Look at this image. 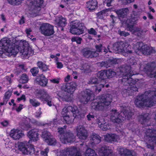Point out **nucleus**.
I'll use <instances>...</instances> for the list:
<instances>
[{
	"mask_svg": "<svg viewBox=\"0 0 156 156\" xmlns=\"http://www.w3.org/2000/svg\"><path fill=\"white\" fill-rule=\"evenodd\" d=\"M30 141L29 140L28 142L27 141L19 142L16 144L9 142L7 147L12 148L13 151L14 150L16 151H17V150H19L24 154H31L34 153L35 149L34 146L30 144Z\"/></svg>",
	"mask_w": 156,
	"mask_h": 156,
	"instance_id": "6",
	"label": "nucleus"
},
{
	"mask_svg": "<svg viewBox=\"0 0 156 156\" xmlns=\"http://www.w3.org/2000/svg\"><path fill=\"white\" fill-rule=\"evenodd\" d=\"M37 98L41 101H45L49 106L54 105L52 98L48 94L47 91L44 90H40L37 92L36 94Z\"/></svg>",
	"mask_w": 156,
	"mask_h": 156,
	"instance_id": "14",
	"label": "nucleus"
},
{
	"mask_svg": "<svg viewBox=\"0 0 156 156\" xmlns=\"http://www.w3.org/2000/svg\"><path fill=\"white\" fill-rule=\"evenodd\" d=\"M117 150L121 156H134L135 155V153L133 151L120 146L119 147Z\"/></svg>",
	"mask_w": 156,
	"mask_h": 156,
	"instance_id": "19",
	"label": "nucleus"
},
{
	"mask_svg": "<svg viewBox=\"0 0 156 156\" xmlns=\"http://www.w3.org/2000/svg\"><path fill=\"white\" fill-rule=\"evenodd\" d=\"M66 23V20L65 18L63 17L62 16L59 17L58 21V26L61 27H65Z\"/></svg>",
	"mask_w": 156,
	"mask_h": 156,
	"instance_id": "37",
	"label": "nucleus"
},
{
	"mask_svg": "<svg viewBox=\"0 0 156 156\" xmlns=\"http://www.w3.org/2000/svg\"><path fill=\"white\" fill-rule=\"evenodd\" d=\"M121 108L122 111L119 114L115 109H112L110 114L111 120L113 122L118 123V124L126 119H129L133 114L130 111L127 112L129 108L128 107L122 106Z\"/></svg>",
	"mask_w": 156,
	"mask_h": 156,
	"instance_id": "5",
	"label": "nucleus"
},
{
	"mask_svg": "<svg viewBox=\"0 0 156 156\" xmlns=\"http://www.w3.org/2000/svg\"><path fill=\"white\" fill-rule=\"evenodd\" d=\"M104 121V119L101 117H99L97 118L96 120V123L98 124V127L100 128L103 125V122Z\"/></svg>",
	"mask_w": 156,
	"mask_h": 156,
	"instance_id": "51",
	"label": "nucleus"
},
{
	"mask_svg": "<svg viewBox=\"0 0 156 156\" xmlns=\"http://www.w3.org/2000/svg\"><path fill=\"white\" fill-rule=\"evenodd\" d=\"M12 94V92L10 91H7L5 94L3 98V102L5 104H6L10 97Z\"/></svg>",
	"mask_w": 156,
	"mask_h": 156,
	"instance_id": "43",
	"label": "nucleus"
},
{
	"mask_svg": "<svg viewBox=\"0 0 156 156\" xmlns=\"http://www.w3.org/2000/svg\"><path fill=\"white\" fill-rule=\"evenodd\" d=\"M39 111L38 112H36L35 114V116L36 117L38 118L40 117V115L42 114V112L41 111V108H39Z\"/></svg>",
	"mask_w": 156,
	"mask_h": 156,
	"instance_id": "63",
	"label": "nucleus"
},
{
	"mask_svg": "<svg viewBox=\"0 0 156 156\" xmlns=\"http://www.w3.org/2000/svg\"><path fill=\"white\" fill-rule=\"evenodd\" d=\"M70 112L72 113L73 116L75 118L81 119L84 117V114L80 112L76 106H66L62 110V114L64 121L67 124L72 123L74 120V118L69 115Z\"/></svg>",
	"mask_w": 156,
	"mask_h": 156,
	"instance_id": "4",
	"label": "nucleus"
},
{
	"mask_svg": "<svg viewBox=\"0 0 156 156\" xmlns=\"http://www.w3.org/2000/svg\"><path fill=\"white\" fill-rule=\"evenodd\" d=\"M37 80L41 86L43 87L46 86L48 83V79L43 74L38 76L37 79Z\"/></svg>",
	"mask_w": 156,
	"mask_h": 156,
	"instance_id": "33",
	"label": "nucleus"
},
{
	"mask_svg": "<svg viewBox=\"0 0 156 156\" xmlns=\"http://www.w3.org/2000/svg\"><path fill=\"white\" fill-rule=\"evenodd\" d=\"M98 151L101 156H113L112 151L108 146H104L98 148Z\"/></svg>",
	"mask_w": 156,
	"mask_h": 156,
	"instance_id": "18",
	"label": "nucleus"
},
{
	"mask_svg": "<svg viewBox=\"0 0 156 156\" xmlns=\"http://www.w3.org/2000/svg\"><path fill=\"white\" fill-rule=\"evenodd\" d=\"M97 76L98 78L102 80L107 78L105 70H101L97 74Z\"/></svg>",
	"mask_w": 156,
	"mask_h": 156,
	"instance_id": "39",
	"label": "nucleus"
},
{
	"mask_svg": "<svg viewBox=\"0 0 156 156\" xmlns=\"http://www.w3.org/2000/svg\"><path fill=\"white\" fill-rule=\"evenodd\" d=\"M109 10L108 9H105L98 13L97 15L98 16L101 15H102V16H105L108 14V12H109Z\"/></svg>",
	"mask_w": 156,
	"mask_h": 156,
	"instance_id": "50",
	"label": "nucleus"
},
{
	"mask_svg": "<svg viewBox=\"0 0 156 156\" xmlns=\"http://www.w3.org/2000/svg\"><path fill=\"white\" fill-rule=\"evenodd\" d=\"M105 140L108 142L116 141L119 139V136L114 134H107L104 136Z\"/></svg>",
	"mask_w": 156,
	"mask_h": 156,
	"instance_id": "29",
	"label": "nucleus"
},
{
	"mask_svg": "<svg viewBox=\"0 0 156 156\" xmlns=\"http://www.w3.org/2000/svg\"><path fill=\"white\" fill-rule=\"evenodd\" d=\"M82 39L79 37H74L72 38L71 40L73 42H76L78 44H80L81 43Z\"/></svg>",
	"mask_w": 156,
	"mask_h": 156,
	"instance_id": "49",
	"label": "nucleus"
},
{
	"mask_svg": "<svg viewBox=\"0 0 156 156\" xmlns=\"http://www.w3.org/2000/svg\"><path fill=\"white\" fill-rule=\"evenodd\" d=\"M145 133L144 140L146 143L147 147L153 149L154 146L156 145V129H147Z\"/></svg>",
	"mask_w": 156,
	"mask_h": 156,
	"instance_id": "9",
	"label": "nucleus"
},
{
	"mask_svg": "<svg viewBox=\"0 0 156 156\" xmlns=\"http://www.w3.org/2000/svg\"><path fill=\"white\" fill-rule=\"evenodd\" d=\"M90 141L92 145L97 144L101 142V137L97 134L92 133L90 136Z\"/></svg>",
	"mask_w": 156,
	"mask_h": 156,
	"instance_id": "32",
	"label": "nucleus"
},
{
	"mask_svg": "<svg viewBox=\"0 0 156 156\" xmlns=\"http://www.w3.org/2000/svg\"><path fill=\"white\" fill-rule=\"evenodd\" d=\"M43 2V0H31L29 6L32 10H39Z\"/></svg>",
	"mask_w": 156,
	"mask_h": 156,
	"instance_id": "22",
	"label": "nucleus"
},
{
	"mask_svg": "<svg viewBox=\"0 0 156 156\" xmlns=\"http://www.w3.org/2000/svg\"><path fill=\"white\" fill-rule=\"evenodd\" d=\"M113 0H106L104 2L105 4H106L108 6H110L111 5V3Z\"/></svg>",
	"mask_w": 156,
	"mask_h": 156,
	"instance_id": "61",
	"label": "nucleus"
},
{
	"mask_svg": "<svg viewBox=\"0 0 156 156\" xmlns=\"http://www.w3.org/2000/svg\"><path fill=\"white\" fill-rule=\"evenodd\" d=\"M58 98L59 101H65L68 102L71 101V99L70 97L67 95L63 96H59Z\"/></svg>",
	"mask_w": 156,
	"mask_h": 156,
	"instance_id": "44",
	"label": "nucleus"
},
{
	"mask_svg": "<svg viewBox=\"0 0 156 156\" xmlns=\"http://www.w3.org/2000/svg\"><path fill=\"white\" fill-rule=\"evenodd\" d=\"M98 4L96 0H90L87 2L86 7L90 11H93L97 8Z\"/></svg>",
	"mask_w": 156,
	"mask_h": 156,
	"instance_id": "27",
	"label": "nucleus"
},
{
	"mask_svg": "<svg viewBox=\"0 0 156 156\" xmlns=\"http://www.w3.org/2000/svg\"><path fill=\"white\" fill-rule=\"evenodd\" d=\"M21 121V126L23 129L27 130L29 128L31 127V126L30 124V118L24 116L22 118Z\"/></svg>",
	"mask_w": 156,
	"mask_h": 156,
	"instance_id": "28",
	"label": "nucleus"
},
{
	"mask_svg": "<svg viewBox=\"0 0 156 156\" xmlns=\"http://www.w3.org/2000/svg\"><path fill=\"white\" fill-rule=\"evenodd\" d=\"M84 154L85 156H98L94 150L89 148L87 149Z\"/></svg>",
	"mask_w": 156,
	"mask_h": 156,
	"instance_id": "35",
	"label": "nucleus"
},
{
	"mask_svg": "<svg viewBox=\"0 0 156 156\" xmlns=\"http://www.w3.org/2000/svg\"><path fill=\"white\" fill-rule=\"evenodd\" d=\"M111 125L108 123L106 122L103 123V125L100 126V128L101 129L104 131H106L111 128Z\"/></svg>",
	"mask_w": 156,
	"mask_h": 156,
	"instance_id": "46",
	"label": "nucleus"
},
{
	"mask_svg": "<svg viewBox=\"0 0 156 156\" xmlns=\"http://www.w3.org/2000/svg\"><path fill=\"white\" fill-rule=\"evenodd\" d=\"M130 47L128 43L122 41L115 43L113 45L112 50L114 52L121 53L124 56H129L132 51L129 50Z\"/></svg>",
	"mask_w": 156,
	"mask_h": 156,
	"instance_id": "8",
	"label": "nucleus"
},
{
	"mask_svg": "<svg viewBox=\"0 0 156 156\" xmlns=\"http://www.w3.org/2000/svg\"><path fill=\"white\" fill-rule=\"evenodd\" d=\"M1 124L4 127H6L8 125L9 122L7 121H4L1 123Z\"/></svg>",
	"mask_w": 156,
	"mask_h": 156,
	"instance_id": "62",
	"label": "nucleus"
},
{
	"mask_svg": "<svg viewBox=\"0 0 156 156\" xmlns=\"http://www.w3.org/2000/svg\"><path fill=\"white\" fill-rule=\"evenodd\" d=\"M56 64L57 65V67L58 69H61L63 67V65L61 62H57Z\"/></svg>",
	"mask_w": 156,
	"mask_h": 156,
	"instance_id": "64",
	"label": "nucleus"
},
{
	"mask_svg": "<svg viewBox=\"0 0 156 156\" xmlns=\"http://www.w3.org/2000/svg\"><path fill=\"white\" fill-rule=\"evenodd\" d=\"M76 131L79 138L81 140H85L87 136V132L85 128L82 125L77 126Z\"/></svg>",
	"mask_w": 156,
	"mask_h": 156,
	"instance_id": "17",
	"label": "nucleus"
},
{
	"mask_svg": "<svg viewBox=\"0 0 156 156\" xmlns=\"http://www.w3.org/2000/svg\"><path fill=\"white\" fill-rule=\"evenodd\" d=\"M118 33L119 35L122 36L126 37L129 35V33L128 32H126L124 31H121L119 30L118 31Z\"/></svg>",
	"mask_w": 156,
	"mask_h": 156,
	"instance_id": "56",
	"label": "nucleus"
},
{
	"mask_svg": "<svg viewBox=\"0 0 156 156\" xmlns=\"http://www.w3.org/2000/svg\"><path fill=\"white\" fill-rule=\"evenodd\" d=\"M135 61L136 60L134 58V57H133L132 58H131L129 60L128 62L130 63V65H133L135 64V63H136Z\"/></svg>",
	"mask_w": 156,
	"mask_h": 156,
	"instance_id": "57",
	"label": "nucleus"
},
{
	"mask_svg": "<svg viewBox=\"0 0 156 156\" xmlns=\"http://www.w3.org/2000/svg\"><path fill=\"white\" fill-rule=\"evenodd\" d=\"M39 133L40 131L38 130L34 129L28 132L27 136L31 140L35 141L38 140Z\"/></svg>",
	"mask_w": 156,
	"mask_h": 156,
	"instance_id": "24",
	"label": "nucleus"
},
{
	"mask_svg": "<svg viewBox=\"0 0 156 156\" xmlns=\"http://www.w3.org/2000/svg\"><path fill=\"white\" fill-rule=\"evenodd\" d=\"M4 80L5 82H6V83L8 85L12 83L11 77L9 76H6L4 78Z\"/></svg>",
	"mask_w": 156,
	"mask_h": 156,
	"instance_id": "55",
	"label": "nucleus"
},
{
	"mask_svg": "<svg viewBox=\"0 0 156 156\" xmlns=\"http://www.w3.org/2000/svg\"><path fill=\"white\" fill-rule=\"evenodd\" d=\"M94 116L91 113H89L87 115V118L88 120H91L94 118Z\"/></svg>",
	"mask_w": 156,
	"mask_h": 156,
	"instance_id": "60",
	"label": "nucleus"
},
{
	"mask_svg": "<svg viewBox=\"0 0 156 156\" xmlns=\"http://www.w3.org/2000/svg\"><path fill=\"white\" fill-rule=\"evenodd\" d=\"M30 72L34 76H36L38 72V69L37 68L34 67L31 69Z\"/></svg>",
	"mask_w": 156,
	"mask_h": 156,
	"instance_id": "52",
	"label": "nucleus"
},
{
	"mask_svg": "<svg viewBox=\"0 0 156 156\" xmlns=\"http://www.w3.org/2000/svg\"><path fill=\"white\" fill-rule=\"evenodd\" d=\"M51 136L50 133L45 130L42 132L41 136L44 140L46 141V139H48Z\"/></svg>",
	"mask_w": 156,
	"mask_h": 156,
	"instance_id": "42",
	"label": "nucleus"
},
{
	"mask_svg": "<svg viewBox=\"0 0 156 156\" xmlns=\"http://www.w3.org/2000/svg\"><path fill=\"white\" fill-rule=\"evenodd\" d=\"M30 103L34 107H37L40 105V103L35 99H30Z\"/></svg>",
	"mask_w": 156,
	"mask_h": 156,
	"instance_id": "47",
	"label": "nucleus"
},
{
	"mask_svg": "<svg viewBox=\"0 0 156 156\" xmlns=\"http://www.w3.org/2000/svg\"><path fill=\"white\" fill-rule=\"evenodd\" d=\"M49 151V149L47 147L43 150L41 151V154L43 156H48L47 154Z\"/></svg>",
	"mask_w": 156,
	"mask_h": 156,
	"instance_id": "53",
	"label": "nucleus"
},
{
	"mask_svg": "<svg viewBox=\"0 0 156 156\" xmlns=\"http://www.w3.org/2000/svg\"><path fill=\"white\" fill-rule=\"evenodd\" d=\"M76 84L75 83L72 82L69 83H67L62 87V89L65 91L72 94L76 89Z\"/></svg>",
	"mask_w": 156,
	"mask_h": 156,
	"instance_id": "21",
	"label": "nucleus"
},
{
	"mask_svg": "<svg viewBox=\"0 0 156 156\" xmlns=\"http://www.w3.org/2000/svg\"><path fill=\"white\" fill-rule=\"evenodd\" d=\"M150 115L148 113L143 114L139 117V121L141 124H145L148 122L150 118Z\"/></svg>",
	"mask_w": 156,
	"mask_h": 156,
	"instance_id": "34",
	"label": "nucleus"
},
{
	"mask_svg": "<svg viewBox=\"0 0 156 156\" xmlns=\"http://www.w3.org/2000/svg\"><path fill=\"white\" fill-rule=\"evenodd\" d=\"M115 12L119 17V18L120 20L122 21V20L121 19V18H125V16L129 13V10L127 8H125L119 10H116Z\"/></svg>",
	"mask_w": 156,
	"mask_h": 156,
	"instance_id": "31",
	"label": "nucleus"
},
{
	"mask_svg": "<svg viewBox=\"0 0 156 156\" xmlns=\"http://www.w3.org/2000/svg\"><path fill=\"white\" fill-rule=\"evenodd\" d=\"M147 66L146 67H144L142 65L140 66V69L141 70H143L144 71L146 72L147 74L151 78H154L156 80V68H154L153 69L151 67L149 68V69L147 70Z\"/></svg>",
	"mask_w": 156,
	"mask_h": 156,
	"instance_id": "23",
	"label": "nucleus"
},
{
	"mask_svg": "<svg viewBox=\"0 0 156 156\" xmlns=\"http://www.w3.org/2000/svg\"><path fill=\"white\" fill-rule=\"evenodd\" d=\"M102 81H101L99 83L98 82L97 78H92L90 79L89 81V83L90 84H95V86L94 87L95 88V91H97L98 90L100 92L101 90V88L104 86V84L102 83Z\"/></svg>",
	"mask_w": 156,
	"mask_h": 156,
	"instance_id": "25",
	"label": "nucleus"
},
{
	"mask_svg": "<svg viewBox=\"0 0 156 156\" xmlns=\"http://www.w3.org/2000/svg\"><path fill=\"white\" fill-rule=\"evenodd\" d=\"M94 95L93 92L90 90L87 89L82 92L79 95V99L82 104H86L90 100L94 99Z\"/></svg>",
	"mask_w": 156,
	"mask_h": 156,
	"instance_id": "15",
	"label": "nucleus"
},
{
	"mask_svg": "<svg viewBox=\"0 0 156 156\" xmlns=\"http://www.w3.org/2000/svg\"><path fill=\"white\" fill-rule=\"evenodd\" d=\"M58 130V136L62 143H71L75 141V137L71 132L65 133L64 129L62 127L59 128Z\"/></svg>",
	"mask_w": 156,
	"mask_h": 156,
	"instance_id": "11",
	"label": "nucleus"
},
{
	"mask_svg": "<svg viewBox=\"0 0 156 156\" xmlns=\"http://www.w3.org/2000/svg\"><path fill=\"white\" fill-rule=\"evenodd\" d=\"M59 123L60 122L57 121V119H54L53 121L51 122L49 124H45L44 126H49V128H51V127L54 126L56 127L57 124Z\"/></svg>",
	"mask_w": 156,
	"mask_h": 156,
	"instance_id": "45",
	"label": "nucleus"
},
{
	"mask_svg": "<svg viewBox=\"0 0 156 156\" xmlns=\"http://www.w3.org/2000/svg\"><path fill=\"white\" fill-rule=\"evenodd\" d=\"M39 30L45 36H50L54 33L53 26L48 23L42 24L40 26Z\"/></svg>",
	"mask_w": 156,
	"mask_h": 156,
	"instance_id": "16",
	"label": "nucleus"
},
{
	"mask_svg": "<svg viewBox=\"0 0 156 156\" xmlns=\"http://www.w3.org/2000/svg\"><path fill=\"white\" fill-rule=\"evenodd\" d=\"M133 48L135 51L137 52L138 51H140L144 54H147L148 51V48L147 45L141 42L137 43L135 45H134Z\"/></svg>",
	"mask_w": 156,
	"mask_h": 156,
	"instance_id": "20",
	"label": "nucleus"
},
{
	"mask_svg": "<svg viewBox=\"0 0 156 156\" xmlns=\"http://www.w3.org/2000/svg\"><path fill=\"white\" fill-rule=\"evenodd\" d=\"M109 46H108V49H106L105 47H102V45L101 44H99L98 45H96L95 46V47L96 49V51H95L94 52H96L98 54V52H100L101 51V50L103 49L104 50V52H105V53H106L107 52L108 50H109V51L110 52H112L110 50L109 48Z\"/></svg>",
	"mask_w": 156,
	"mask_h": 156,
	"instance_id": "36",
	"label": "nucleus"
},
{
	"mask_svg": "<svg viewBox=\"0 0 156 156\" xmlns=\"http://www.w3.org/2000/svg\"><path fill=\"white\" fill-rule=\"evenodd\" d=\"M90 66L87 64H85L82 66L80 68L82 72L85 73H89L90 71Z\"/></svg>",
	"mask_w": 156,
	"mask_h": 156,
	"instance_id": "41",
	"label": "nucleus"
},
{
	"mask_svg": "<svg viewBox=\"0 0 156 156\" xmlns=\"http://www.w3.org/2000/svg\"><path fill=\"white\" fill-rule=\"evenodd\" d=\"M23 105L22 104H20L19 106L18 107H16V106H14L13 108V109L15 110L17 112H20L23 108Z\"/></svg>",
	"mask_w": 156,
	"mask_h": 156,
	"instance_id": "54",
	"label": "nucleus"
},
{
	"mask_svg": "<svg viewBox=\"0 0 156 156\" xmlns=\"http://www.w3.org/2000/svg\"><path fill=\"white\" fill-rule=\"evenodd\" d=\"M112 101V96L107 94L98 97L96 100H94L91 104L92 109L98 110H102L107 108Z\"/></svg>",
	"mask_w": 156,
	"mask_h": 156,
	"instance_id": "7",
	"label": "nucleus"
},
{
	"mask_svg": "<svg viewBox=\"0 0 156 156\" xmlns=\"http://www.w3.org/2000/svg\"><path fill=\"white\" fill-rule=\"evenodd\" d=\"M126 18L124 19V21H123L122 24L123 25H125L126 27H127L128 30L133 34L137 36H140L144 34L147 30H141V29L138 27H134L133 26L131 25L132 24V22H130V19H127L126 20Z\"/></svg>",
	"mask_w": 156,
	"mask_h": 156,
	"instance_id": "13",
	"label": "nucleus"
},
{
	"mask_svg": "<svg viewBox=\"0 0 156 156\" xmlns=\"http://www.w3.org/2000/svg\"><path fill=\"white\" fill-rule=\"evenodd\" d=\"M131 69L129 66H122L118 69L116 73L112 69L105 70L107 78H111L117 75L123 77L122 80V82L128 83L129 86L128 89H124L122 92V94L124 97L127 95H132L133 91H136L138 90L137 88L134 84L135 82L131 78L132 76L134 74H132ZM124 84H126L125 83Z\"/></svg>",
	"mask_w": 156,
	"mask_h": 156,
	"instance_id": "2",
	"label": "nucleus"
},
{
	"mask_svg": "<svg viewBox=\"0 0 156 156\" xmlns=\"http://www.w3.org/2000/svg\"><path fill=\"white\" fill-rule=\"evenodd\" d=\"M134 103L139 108L151 107L156 104V88L154 90L146 91L144 94L138 95Z\"/></svg>",
	"mask_w": 156,
	"mask_h": 156,
	"instance_id": "3",
	"label": "nucleus"
},
{
	"mask_svg": "<svg viewBox=\"0 0 156 156\" xmlns=\"http://www.w3.org/2000/svg\"><path fill=\"white\" fill-rule=\"evenodd\" d=\"M85 28L83 23L76 20L71 22L70 31L73 34L80 35L83 33Z\"/></svg>",
	"mask_w": 156,
	"mask_h": 156,
	"instance_id": "12",
	"label": "nucleus"
},
{
	"mask_svg": "<svg viewBox=\"0 0 156 156\" xmlns=\"http://www.w3.org/2000/svg\"><path fill=\"white\" fill-rule=\"evenodd\" d=\"M82 52L84 56L86 58H92L98 56V54L96 52H94L86 48L83 50Z\"/></svg>",
	"mask_w": 156,
	"mask_h": 156,
	"instance_id": "30",
	"label": "nucleus"
},
{
	"mask_svg": "<svg viewBox=\"0 0 156 156\" xmlns=\"http://www.w3.org/2000/svg\"><path fill=\"white\" fill-rule=\"evenodd\" d=\"M24 135V134L22 131L18 129L12 130L10 133V136L15 140L19 139Z\"/></svg>",
	"mask_w": 156,
	"mask_h": 156,
	"instance_id": "26",
	"label": "nucleus"
},
{
	"mask_svg": "<svg viewBox=\"0 0 156 156\" xmlns=\"http://www.w3.org/2000/svg\"><path fill=\"white\" fill-rule=\"evenodd\" d=\"M89 34L95 35L97 34V32L93 28H91L90 30L88 31Z\"/></svg>",
	"mask_w": 156,
	"mask_h": 156,
	"instance_id": "58",
	"label": "nucleus"
},
{
	"mask_svg": "<svg viewBox=\"0 0 156 156\" xmlns=\"http://www.w3.org/2000/svg\"><path fill=\"white\" fill-rule=\"evenodd\" d=\"M26 97L25 95L22 94L20 97L18 98L17 99V100L19 102L21 100H23L24 101H26Z\"/></svg>",
	"mask_w": 156,
	"mask_h": 156,
	"instance_id": "59",
	"label": "nucleus"
},
{
	"mask_svg": "<svg viewBox=\"0 0 156 156\" xmlns=\"http://www.w3.org/2000/svg\"><path fill=\"white\" fill-rule=\"evenodd\" d=\"M19 51L24 58L31 56L34 53L25 41L19 42L14 40L12 42L9 38L5 37L0 41V56L3 53L9 56L16 55Z\"/></svg>",
	"mask_w": 156,
	"mask_h": 156,
	"instance_id": "1",
	"label": "nucleus"
},
{
	"mask_svg": "<svg viewBox=\"0 0 156 156\" xmlns=\"http://www.w3.org/2000/svg\"><path fill=\"white\" fill-rule=\"evenodd\" d=\"M55 152L58 156H81L80 151L74 147H66L63 149H59Z\"/></svg>",
	"mask_w": 156,
	"mask_h": 156,
	"instance_id": "10",
	"label": "nucleus"
},
{
	"mask_svg": "<svg viewBox=\"0 0 156 156\" xmlns=\"http://www.w3.org/2000/svg\"><path fill=\"white\" fill-rule=\"evenodd\" d=\"M45 142L48 145H54L56 143V140L51 136L50 137H49L48 139H46V141Z\"/></svg>",
	"mask_w": 156,
	"mask_h": 156,
	"instance_id": "38",
	"label": "nucleus"
},
{
	"mask_svg": "<svg viewBox=\"0 0 156 156\" xmlns=\"http://www.w3.org/2000/svg\"><path fill=\"white\" fill-rule=\"evenodd\" d=\"M28 80V76L25 74H23L20 80V82L22 83H27Z\"/></svg>",
	"mask_w": 156,
	"mask_h": 156,
	"instance_id": "48",
	"label": "nucleus"
},
{
	"mask_svg": "<svg viewBox=\"0 0 156 156\" xmlns=\"http://www.w3.org/2000/svg\"><path fill=\"white\" fill-rule=\"evenodd\" d=\"M37 64L38 67L43 71H46L48 70V66L42 62H39Z\"/></svg>",
	"mask_w": 156,
	"mask_h": 156,
	"instance_id": "40",
	"label": "nucleus"
}]
</instances>
